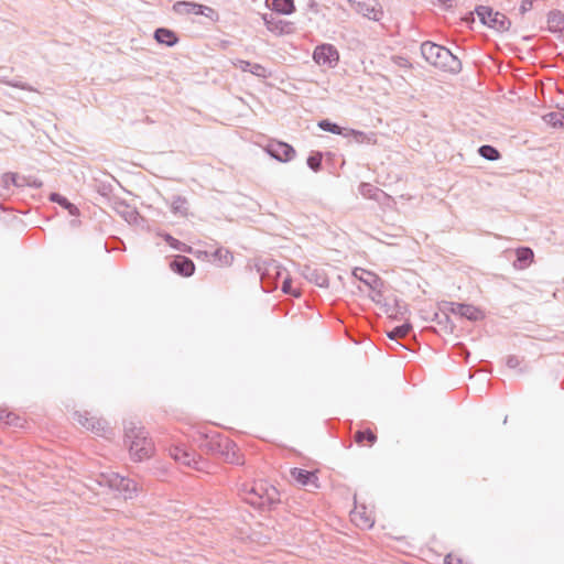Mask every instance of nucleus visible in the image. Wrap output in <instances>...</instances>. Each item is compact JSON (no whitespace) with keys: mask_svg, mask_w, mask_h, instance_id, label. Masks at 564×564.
Instances as JSON below:
<instances>
[{"mask_svg":"<svg viewBox=\"0 0 564 564\" xmlns=\"http://www.w3.org/2000/svg\"><path fill=\"white\" fill-rule=\"evenodd\" d=\"M123 445L130 460L141 463L153 458L156 446L150 433L142 426H131L126 430Z\"/></svg>","mask_w":564,"mask_h":564,"instance_id":"f257e3e1","label":"nucleus"},{"mask_svg":"<svg viewBox=\"0 0 564 564\" xmlns=\"http://www.w3.org/2000/svg\"><path fill=\"white\" fill-rule=\"evenodd\" d=\"M204 447L209 454L226 463L240 465L245 462L243 454L240 452L237 444L225 435L216 433L207 436Z\"/></svg>","mask_w":564,"mask_h":564,"instance_id":"f03ea898","label":"nucleus"},{"mask_svg":"<svg viewBox=\"0 0 564 564\" xmlns=\"http://www.w3.org/2000/svg\"><path fill=\"white\" fill-rule=\"evenodd\" d=\"M246 500L260 509H271L280 503V492L267 480H257L246 494Z\"/></svg>","mask_w":564,"mask_h":564,"instance_id":"7ed1b4c3","label":"nucleus"},{"mask_svg":"<svg viewBox=\"0 0 564 564\" xmlns=\"http://www.w3.org/2000/svg\"><path fill=\"white\" fill-rule=\"evenodd\" d=\"M424 58L435 67L448 72L459 69V61L449 50L433 42H424L421 46Z\"/></svg>","mask_w":564,"mask_h":564,"instance_id":"20e7f679","label":"nucleus"},{"mask_svg":"<svg viewBox=\"0 0 564 564\" xmlns=\"http://www.w3.org/2000/svg\"><path fill=\"white\" fill-rule=\"evenodd\" d=\"M476 13L480 21L489 28L499 32L509 30L510 21L508 18L500 12H495L490 7L480 6L476 9Z\"/></svg>","mask_w":564,"mask_h":564,"instance_id":"39448f33","label":"nucleus"},{"mask_svg":"<svg viewBox=\"0 0 564 564\" xmlns=\"http://www.w3.org/2000/svg\"><path fill=\"white\" fill-rule=\"evenodd\" d=\"M315 63L324 68H333L339 61L338 51L330 44H321L313 52Z\"/></svg>","mask_w":564,"mask_h":564,"instance_id":"423d86ee","label":"nucleus"},{"mask_svg":"<svg viewBox=\"0 0 564 564\" xmlns=\"http://www.w3.org/2000/svg\"><path fill=\"white\" fill-rule=\"evenodd\" d=\"M74 421L86 431L95 433L97 435H104L107 430V423L105 420L90 415L88 412H76L74 414Z\"/></svg>","mask_w":564,"mask_h":564,"instance_id":"0eeeda50","label":"nucleus"},{"mask_svg":"<svg viewBox=\"0 0 564 564\" xmlns=\"http://www.w3.org/2000/svg\"><path fill=\"white\" fill-rule=\"evenodd\" d=\"M167 451L170 457L180 465L195 469L200 468V458L193 451L178 445H172Z\"/></svg>","mask_w":564,"mask_h":564,"instance_id":"6e6552de","label":"nucleus"},{"mask_svg":"<svg viewBox=\"0 0 564 564\" xmlns=\"http://www.w3.org/2000/svg\"><path fill=\"white\" fill-rule=\"evenodd\" d=\"M290 476L295 485L306 490H315L318 489L321 486L317 476V470L310 471L302 468H292L290 470Z\"/></svg>","mask_w":564,"mask_h":564,"instance_id":"1a4fd4ad","label":"nucleus"},{"mask_svg":"<svg viewBox=\"0 0 564 564\" xmlns=\"http://www.w3.org/2000/svg\"><path fill=\"white\" fill-rule=\"evenodd\" d=\"M350 519L356 527L362 530L371 529L375 524V513L365 505H356L350 512Z\"/></svg>","mask_w":564,"mask_h":564,"instance_id":"9d476101","label":"nucleus"},{"mask_svg":"<svg viewBox=\"0 0 564 564\" xmlns=\"http://www.w3.org/2000/svg\"><path fill=\"white\" fill-rule=\"evenodd\" d=\"M108 482L110 487L121 492L124 498H131L139 490L138 484L134 480L119 474H111L108 478Z\"/></svg>","mask_w":564,"mask_h":564,"instance_id":"9b49d317","label":"nucleus"},{"mask_svg":"<svg viewBox=\"0 0 564 564\" xmlns=\"http://www.w3.org/2000/svg\"><path fill=\"white\" fill-rule=\"evenodd\" d=\"M352 274L377 295H382L384 282L377 274L360 268L355 269Z\"/></svg>","mask_w":564,"mask_h":564,"instance_id":"f8f14e48","label":"nucleus"},{"mask_svg":"<svg viewBox=\"0 0 564 564\" xmlns=\"http://www.w3.org/2000/svg\"><path fill=\"white\" fill-rule=\"evenodd\" d=\"M264 24L269 32L275 35L292 34L295 30L293 22L275 19L272 15H263Z\"/></svg>","mask_w":564,"mask_h":564,"instance_id":"ddd939ff","label":"nucleus"},{"mask_svg":"<svg viewBox=\"0 0 564 564\" xmlns=\"http://www.w3.org/2000/svg\"><path fill=\"white\" fill-rule=\"evenodd\" d=\"M352 8L364 17L379 20L381 11L378 9L377 0H348Z\"/></svg>","mask_w":564,"mask_h":564,"instance_id":"4468645a","label":"nucleus"},{"mask_svg":"<svg viewBox=\"0 0 564 564\" xmlns=\"http://www.w3.org/2000/svg\"><path fill=\"white\" fill-rule=\"evenodd\" d=\"M267 152L281 162H289L295 155V150L284 142H270Z\"/></svg>","mask_w":564,"mask_h":564,"instance_id":"2eb2a0df","label":"nucleus"},{"mask_svg":"<svg viewBox=\"0 0 564 564\" xmlns=\"http://www.w3.org/2000/svg\"><path fill=\"white\" fill-rule=\"evenodd\" d=\"M451 311L469 321H480L485 317V313L481 308L470 304H453Z\"/></svg>","mask_w":564,"mask_h":564,"instance_id":"dca6fc26","label":"nucleus"},{"mask_svg":"<svg viewBox=\"0 0 564 564\" xmlns=\"http://www.w3.org/2000/svg\"><path fill=\"white\" fill-rule=\"evenodd\" d=\"M170 268L172 271L183 276H191L195 271L194 262L184 256H176L171 262Z\"/></svg>","mask_w":564,"mask_h":564,"instance_id":"f3484780","label":"nucleus"},{"mask_svg":"<svg viewBox=\"0 0 564 564\" xmlns=\"http://www.w3.org/2000/svg\"><path fill=\"white\" fill-rule=\"evenodd\" d=\"M265 4L280 14H292L295 11L294 0H265Z\"/></svg>","mask_w":564,"mask_h":564,"instance_id":"a211bd4d","label":"nucleus"},{"mask_svg":"<svg viewBox=\"0 0 564 564\" xmlns=\"http://www.w3.org/2000/svg\"><path fill=\"white\" fill-rule=\"evenodd\" d=\"M234 66L242 72H250L253 75L265 77L267 76V69L260 64H252L250 62L243 61V59H236L234 63Z\"/></svg>","mask_w":564,"mask_h":564,"instance_id":"6ab92c4d","label":"nucleus"},{"mask_svg":"<svg viewBox=\"0 0 564 564\" xmlns=\"http://www.w3.org/2000/svg\"><path fill=\"white\" fill-rule=\"evenodd\" d=\"M354 441L361 447H371L377 442V435L373 431L367 429L364 431H357L354 434Z\"/></svg>","mask_w":564,"mask_h":564,"instance_id":"aec40b11","label":"nucleus"},{"mask_svg":"<svg viewBox=\"0 0 564 564\" xmlns=\"http://www.w3.org/2000/svg\"><path fill=\"white\" fill-rule=\"evenodd\" d=\"M155 40L161 43L165 44L167 46H173L177 43L178 39L175 32H173L170 29L160 28L155 31L154 34Z\"/></svg>","mask_w":564,"mask_h":564,"instance_id":"412c9836","label":"nucleus"},{"mask_svg":"<svg viewBox=\"0 0 564 564\" xmlns=\"http://www.w3.org/2000/svg\"><path fill=\"white\" fill-rule=\"evenodd\" d=\"M6 426L25 430L29 427V421L25 416L10 411L9 415H7Z\"/></svg>","mask_w":564,"mask_h":564,"instance_id":"4be33fe9","label":"nucleus"},{"mask_svg":"<svg viewBox=\"0 0 564 564\" xmlns=\"http://www.w3.org/2000/svg\"><path fill=\"white\" fill-rule=\"evenodd\" d=\"M533 260V251L530 248H519L517 250V264L519 269L527 268Z\"/></svg>","mask_w":564,"mask_h":564,"instance_id":"5701e85b","label":"nucleus"},{"mask_svg":"<svg viewBox=\"0 0 564 564\" xmlns=\"http://www.w3.org/2000/svg\"><path fill=\"white\" fill-rule=\"evenodd\" d=\"M215 260L219 263L221 267H228L234 261L232 253L225 248H219L214 252Z\"/></svg>","mask_w":564,"mask_h":564,"instance_id":"b1692460","label":"nucleus"},{"mask_svg":"<svg viewBox=\"0 0 564 564\" xmlns=\"http://www.w3.org/2000/svg\"><path fill=\"white\" fill-rule=\"evenodd\" d=\"M444 564H471V561L459 552H451L445 556Z\"/></svg>","mask_w":564,"mask_h":564,"instance_id":"393cba45","label":"nucleus"},{"mask_svg":"<svg viewBox=\"0 0 564 564\" xmlns=\"http://www.w3.org/2000/svg\"><path fill=\"white\" fill-rule=\"evenodd\" d=\"M549 26L554 31H564V14L556 12L552 13L549 18Z\"/></svg>","mask_w":564,"mask_h":564,"instance_id":"a878e982","label":"nucleus"},{"mask_svg":"<svg viewBox=\"0 0 564 564\" xmlns=\"http://www.w3.org/2000/svg\"><path fill=\"white\" fill-rule=\"evenodd\" d=\"M161 237L165 240V242L172 247L173 249H176V250H183V251H186V252H189L191 251V248L187 247L186 245L182 243L180 240L175 239L174 237H172L171 235L169 234H163L161 235Z\"/></svg>","mask_w":564,"mask_h":564,"instance_id":"bb28decb","label":"nucleus"},{"mask_svg":"<svg viewBox=\"0 0 564 564\" xmlns=\"http://www.w3.org/2000/svg\"><path fill=\"white\" fill-rule=\"evenodd\" d=\"M410 329L411 325L409 324L398 326L388 333V337L391 339L403 338L409 334Z\"/></svg>","mask_w":564,"mask_h":564,"instance_id":"cd10ccee","label":"nucleus"},{"mask_svg":"<svg viewBox=\"0 0 564 564\" xmlns=\"http://www.w3.org/2000/svg\"><path fill=\"white\" fill-rule=\"evenodd\" d=\"M51 199L67 208L72 215H76L78 213V209L75 205L68 203L66 198L58 194H52Z\"/></svg>","mask_w":564,"mask_h":564,"instance_id":"c85d7f7f","label":"nucleus"},{"mask_svg":"<svg viewBox=\"0 0 564 564\" xmlns=\"http://www.w3.org/2000/svg\"><path fill=\"white\" fill-rule=\"evenodd\" d=\"M479 153L485 159L491 160V161L497 160L499 158V152L495 148H492L490 145H482L479 149Z\"/></svg>","mask_w":564,"mask_h":564,"instance_id":"c756f323","label":"nucleus"},{"mask_svg":"<svg viewBox=\"0 0 564 564\" xmlns=\"http://www.w3.org/2000/svg\"><path fill=\"white\" fill-rule=\"evenodd\" d=\"M318 127L325 131L335 133V134H341V128L337 126L336 123H332L328 120H322L318 123Z\"/></svg>","mask_w":564,"mask_h":564,"instance_id":"7c9ffc66","label":"nucleus"},{"mask_svg":"<svg viewBox=\"0 0 564 564\" xmlns=\"http://www.w3.org/2000/svg\"><path fill=\"white\" fill-rule=\"evenodd\" d=\"M321 164H322V154L319 153H316V154H313L311 156H308L307 159V165L314 170V171H318L319 167H321Z\"/></svg>","mask_w":564,"mask_h":564,"instance_id":"2f4dec72","label":"nucleus"},{"mask_svg":"<svg viewBox=\"0 0 564 564\" xmlns=\"http://www.w3.org/2000/svg\"><path fill=\"white\" fill-rule=\"evenodd\" d=\"M282 291L288 294H292L293 296H300V291L296 288H293V282L290 279L284 280L282 284Z\"/></svg>","mask_w":564,"mask_h":564,"instance_id":"473e14b6","label":"nucleus"},{"mask_svg":"<svg viewBox=\"0 0 564 564\" xmlns=\"http://www.w3.org/2000/svg\"><path fill=\"white\" fill-rule=\"evenodd\" d=\"M345 135H351L354 137L358 142H364L367 140V135L361 132V131H357V130H347L346 134Z\"/></svg>","mask_w":564,"mask_h":564,"instance_id":"72a5a7b5","label":"nucleus"},{"mask_svg":"<svg viewBox=\"0 0 564 564\" xmlns=\"http://www.w3.org/2000/svg\"><path fill=\"white\" fill-rule=\"evenodd\" d=\"M533 2H534V0H523L522 4L520 7L521 13H524L528 10H530L533 6Z\"/></svg>","mask_w":564,"mask_h":564,"instance_id":"f704fd0d","label":"nucleus"},{"mask_svg":"<svg viewBox=\"0 0 564 564\" xmlns=\"http://www.w3.org/2000/svg\"><path fill=\"white\" fill-rule=\"evenodd\" d=\"M9 413H10L9 409H7L4 406H0V423L6 425L7 415H9Z\"/></svg>","mask_w":564,"mask_h":564,"instance_id":"c9c22d12","label":"nucleus"},{"mask_svg":"<svg viewBox=\"0 0 564 564\" xmlns=\"http://www.w3.org/2000/svg\"><path fill=\"white\" fill-rule=\"evenodd\" d=\"M186 7H191L192 11L196 14L202 13V6L193 4V3H183Z\"/></svg>","mask_w":564,"mask_h":564,"instance_id":"e433bc0d","label":"nucleus"}]
</instances>
